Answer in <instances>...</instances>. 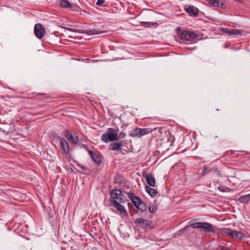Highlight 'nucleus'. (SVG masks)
<instances>
[{"label": "nucleus", "mask_w": 250, "mask_h": 250, "mask_svg": "<svg viewBox=\"0 0 250 250\" xmlns=\"http://www.w3.org/2000/svg\"><path fill=\"white\" fill-rule=\"evenodd\" d=\"M83 32L88 35L100 34L101 33H104V32L101 31L99 29H96L94 28L91 29L85 30Z\"/></svg>", "instance_id": "nucleus-20"}, {"label": "nucleus", "mask_w": 250, "mask_h": 250, "mask_svg": "<svg viewBox=\"0 0 250 250\" xmlns=\"http://www.w3.org/2000/svg\"><path fill=\"white\" fill-rule=\"evenodd\" d=\"M245 234L242 232L233 229H232L231 235L230 236V237L232 238H238L239 239H243L245 238Z\"/></svg>", "instance_id": "nucleus-19"}, {"label": "nucleus", "mask_w": 250, "mask_h": 250, "mask_svg": "<svg viewBox=\"0 0 250 250\" xmlns=\"http://www.w3.org/2000/svg\"><path fill=\"white\" fill-rule=\"evenodd\" d=\"M80 168H81V169H82L83 170H85V167L84 166H79Z\"/></svg>", "instance_id": "nucleus-37"}, {"label": "nucleus", "mask_w": 250, "mask_h": 250, "mask_svg": "<svg viewBox=\"0 0 250 250\" xmlns=\"http://www.w3.org/2000/svg\"><path fill=\"white\" fill-rule=\"evenodd\" d=\"M104 0H98L96 2V5L101 6L104 3Z\"/></svg>", "instance_id": "nucleus-32"}, {"label": "nucleus", "mask_w": 250, "mask_h": 250, "mask_svg": "<svg viewBox=\"0 0 250 250\" xmlns=\"http://www.w3.org/2000/svg\"><path fill=\"white\" fill-rule=\"evenodd\" d=\"M56 139H58L60 143V148L65 154H68L70 152V149L67 142L63 138L57 135L55 136Z\"/></svg>", "instance_id": "nucleus-6"}, {"label": "nucleus", "mask_w": 250, "mask_h": 250, "mask_svg": "<svg viewBox=\"0 0 250 250\" xmlns=\"http://www.w3.org/2000/svg\"><path fill=\"white\" fill-rule=\"evenodd\" d=\"M45 31L43 25L41 23H37L34 26V34L38 39H42L44 36Z\"/></svg>", "instance_id": "nucleus-7"}, {"label": "nucleus", "mask_w": 250, "mask_h": 250, "mask_svg": "<svg viewBox=\"0 0 250 250\" xmlns=\"http://www.w3.org/2000/svg\"><path fill=\"white\" fill-rule=\"evenodd\" d=\"M126 143L124 141H120L118 142H114L110 143L109 146V149L111 150H116L121 151L122 148Z\"/></svg>", "instance_id": "nucleus-9"}, {"label": "nucleus", "mask_w": 250, "mask_h": 250, "mask_svg": "<svg viewBox=\"0 0 250 250\" xmlns=\"http://www.w3.org/2000/svg\"><path fill=\"white\" fill-rule=\"evenodd\" d=\"M167 137V141L169 143H170V145L172 146L173 144L175 141V137L174 136L171 135L170 132H167V134H166Z\"/></svg>", "instance_id": "nucleus-25"}, {"label": "nucleus", "mask_w": 250, "mask_h": 250, "mask_svg": "<svg viewBox=\"0 0 250 250\" xmlns=\"http://www.w3.org/2000/svg\"><path fill=\"white\" fill-rule=\"evenodd\" d=\"M241 32L238 29H231L230 30V34L233 35H240Z\"/></svg>", "instance_id": "nucleus-30"}, {"label": "nucleus", "mask_w": 250, "mask_h": 250, "mask_svg": "<svg viewBox=\"0 0 250 250\" xmlns=\"http://www.w3.org/2000/svg\"><path fill=\"white\" fill-rule=\"evenodd\" d=\"M217 174L219 175V176H221V174H220V173L219 171H218L217 172Z\"/></svg>", "instance_id": "nucleus-38"}, {"label": "nucleus", "mask_w": 250, "mask_h": 250, "mask_svg": "<svg viewBox=\"0 0 250 250\" xmlns=\"http://www.w3.org/2000/svg\"><path fill=\"white\" fill-rule=\"evenodd\" d=\"M249 160H250V157H249Z\"/></svg>", "instance_id": "nucleus-41"}, {"label": "nucleus", "mask_w": 250, "mask_h": 250, "mask_svg": "<svg viewBox=\"0 0 250 250\" xmlns=\"http://www.w3.org/2000/svg\"><path fill=\"white\" fill-rule=\"evenodd\" d=\"M125 179L123 176L120 174H116L114 177V182L118 184L119 186H121L125 183Z\"/></svg>", "instance_id": "nucleus-18"}, {"label": "nucleus", "mask_w": 250, "mask_h": 250, "mask_svg": "<svg viewBox=\"0 0 250 250\" xmlns=\"http://www.w3.org/2000/svg\"><path fill=\"white\" fill-rule=\"evenodd\" d=\"M231 231L232 229L230 228H223L219 229V233L222 235H227L230 236L231 235Z\"/></svg>", "instance_id": "nucleus-22"}, {"label": "nucleus", "mask_w": 250, "mask_h": 250, "mask_svg": "<svg viewBox=\"0 0 250 250\" xmlns=\"http://www.w3.org/2000/svg\"><path fill=\"white\" fill-rule=\"evenodd\" d=\"M126 195L131 201L135 207L141 213L146 210L147 207L145 203L132 192H127Z\"/></svg>", "instance_id": "nucleus-1"}, {"label": "nucleus", "mask_w": 250, "mask_h": 250, "mask_svg": "<svg viewBox=\"0 0 250 250\" xmlns=\"http://www.w3.org/2000/svg\"><path fill=\"white\" fill-rule=\"evenodd\" d=\"M178 35L183 42L192 41L197 37V35L193 32L182 30L178 32Z\"/></svg>", "instance_id": "nucleus-4"}, {"label": "nucleus", "mask_w": 250, "mask_h": 250, "mask_svg": "<svg viewBox=\"0 0 250 250\" xmlns=\"http://www.w3.org/2000/svg\"><path fill=\"white\" fill-rule=\"evenodd\" d=\"M222 31L225 33L230 35V30H229L227 28H222Z\"/></svg>", "instance_id": "nucleus-33"}, {"label": "nucleus", "mask_w": 250, "mask_h": 250, "mask_svg": "<svg viewBox=\"0 0 250 250\" xmlns=\"http://www.w3.org/2000/svg\"><path fill=\"white\" fill-rule=\"evenodd\" d=\"M88 152L89 154L90 155L91 158H92V160L95 162L96 164L99 165L101 163V159L99 156V155L93 152L91 150H88Z\"/></svg>", "instance_id": "nucleus-16"}, {"label": "nucleus", "mask_w": 250, "mask_h": 250, "mask_svg": "<svg viewBox=\"0 0 250 250\" xmlns=\"http://www.w3.org/2000/svg\"><path fill=\"white\" fill-rule=\"evenodd\" d=\"M157 210V206L154 204L150 205L148 207V211L151 213H155Z\"/></svg>", "instance_id": "nucleus-26"}, {"label": "nucleus", "mask_w": 250, "mask_h": 250, "mask_svg": "<svg viewBox=\"0 0 250 250\" xmlns=\"http://www.w3.org/2000/svg\"><path fill=\"white\" fill-rule=\"evenodd\" d=\"M143 176L146 178V183L149 186L152 187L155 186L156 182L155 178L151 173L145 172L143 174Z\"/></svg>", "instance_id": "nucleus-13"}, {"label": "nucleus", "mask_w": 250, "mask_h": 250, "mask_svg": "<svg viewBox=\"0 0 250 250\" xmlns=\"http://www.w3.org/2000/svg\"><path fill=\"white\" fill-rule=\"evenodd\" d=\"M126 135V134L125 133H124V132H122L119 135H118V137H119V139L120 138V139H123L124 138V137H125Z\"/></svg>", "instance_id": "nucleus-34"}, {"label": "nucleus", "mask_w": 250, "mask_h": 250, "mask_svg": "<svg viewBox=\"0 0 250 250\" xmlns=\"http://www.w3.org/2000/svg\"><path fill=\"white\" fill-rule=\"evenodd\" d=\"M68 30H70V31H72V29L68 28Z\"/></svg>", "instance_id": "nucleus-39"}, {"label": "nucleus", "mask_w": 250, "mask_h": 250, "mask_svg": "<svg viewBox=\"0 0 250 250\" xmlns=\"http://www.w3.org/2000/svg\"><path fill=\"white\" fill-rule=\"evenodd\" d=\"M135 224L137 228H140L147 231L152 229V222L142 218H139L136 219Z\"/></svg>", "instance_id": "nucleus-3"}, {"label": "nucleus", "mask_w": 250, "mask_h": 250, "mask_svg": "<svg viewBox=\"0 0 250 250\" xmlns=\"http://www.w3.org/2000/svg\"><path fill=\"white\" fill-rule=\"evenodd\" d=\"M202 222H195L190 225V227L192 228L200 229V225Z\"/></svg>", "instance_id": "nucleus-29"}, {"label": "nucleus", "mask_w": 250, "mask_h": 250, "mask_svg": "<svg viewBox=\"0 0 250 250\" xmlns=\"http://www.w3.org/2000/svg\"><path fill=\"white\" fill-rule=\"evenodd\" d=\"M151 131L153 132L154 135L157 138L158 140L162 141L164 139L163 137V134L164 133L165 134H167V131H165L163 128L161 127H156L154 129H151Z\"/></svg>", "instance_id": "nucleus-10"}, {"label": "nucleus", "mask_w": 250, "mask_h": 250, "mask_svg": "<svg viewBox=\"0 0 250 250\" xmlns=\"http://www.w3.org/2000/svg\"><path fill=\"white\" fill-rule=\"evenodd\" d=\"M64 137L68 141L74 144H77L79 143V139L77 136H73L69 130H65L63 131Z\"/></svg>", "instance_id": "nucleus-11"}, {"label": "nucleus", "mask_w": 250, "mask_h": 250, "mask_svg": "<svg viewBox=\"0 0 250 250\" xmlns=\"http://www.w3.org/2000/svg\"><path fill=\"white\" fill-rule=\"evenodd\" d=\"M140 24L141 26L145 27H149L154 25H158V23L156 22H148V21H141Z\"/></svg>", "instance_id": "nucleus-24"}, {"label": "nucleus", "mask_w": 250, "mask_h": 250, "mask_svg": "<svg viewBox=\"0 0 250 250\" xmlns=\"http://www.w3.org/2000/svg\"><path fill=\"white\" fill-rule=\"evenodd\" d=\"M220 248L221 250H230L229 248L223 246H220Z\"/></svg>", "instance_id": "nucleus-35"}, {"label": "nucleus", "mask_w": 250, "mask_h": 250, "mask_svg": "<svg viewBox=\"0 0 250 250\" xmlns=\"http://www.w3.org/2000/svg\"><path fill=\"white\" fill-rule=\"evenodd\" d=\"M212 171V168H209L208 167H205L202 170L201 173V175L202 176H204L206 174H209Z\"/></svg>", "instance_id": "nucleus-27"}, {"label": "nucleus", "mask_w": 250, "mask_h": 250, "mask_svg": "<svg viewBox=\"0 0 250 250\" xmlns=\"http://www.w3.org/2000/svg\"><path fill=\"white\" fill-rule=\"evenodd\" d=\"M118 140V134L113 128H109L107 132L104 134L101 137V140L106 143L109 142H115Z\"/></svg>", "instance_id": "nucleus-2"}, {"label": "nucleus", "mask_w": 250, "mask_h": 250, "mask_svg": "<svg viewBox=\"0 0 250 250\" xmlns=\"http://www.w3.org/2000/svg\"><path fill=\"white\" fill-rule=\"evenodd\" d=\"M110 204H112L117 210L122 214L125 216H128V213L124 207L120 204L117 200H109Z\"/></svg>", "instance_id": "nucleus-8"}, {"label": "nucleus", "mask_w": 250, "mask_h": 250, "mask_svg": "<svg viewBox=\"0 0 250 250\" xmlns=\"http://www.w3.org/2000/svg\"><path fill=\"white\" fill-rule=\"evenodd\" d=\"M60 4L62 8H67L72 7L71 4L67 0H61L60 2Z\"/></svg>", "instance_id": "nucleus-23"}, {"label": "nucleus", "mask_w": 250, "mask_h": 250, "mask_svg": "<svg viewBox=\"0 0 250 250\" xmlns=\"http://www.w3.org/2000/svg\"><path fill=\"white\" fill-rule=\"evenodd\" d=\"M238 201L241 204H246L250 203V193L244 195L240 196Z\"/></svg>", "instance_id": "nucleus-17"}, {"label": "nucleus", "mask_w": 250, "mask_h": 250, "mask_svg": "<svg viewBox=\"0 0 250 250\" xmlns=\"http://www.w3.org/2000/svg\"><path fill=\"white\" fill-rule=\"evenodd\" d=\"M145 188L146 192L151 197H154L158 193V192L156 189L150 187L148 186H146L145 187Z\"/></svg>", "instance_id": "nucleus-21"}, {"label": "nucleus", "mask_w": 250, "mask_h": 250, "mask_svg": "<svg viewBox=\"0 0 250 250\" xmlns=\"http://www.w3.org/2000/svg\"><path fill=\"white\" fill-rule=\"evenodd\" d=\"M151 130L150 128H139L136 127L133 129L129 134L130 136L133 138H140L142 136L146 135L151 132Z\"/></svg>", "instance_id": "nucleus-5"}, {"label": "nucleus", "mask_w": 250, "mask_h": 250, "mask_svg": "<svg viewBox=\"0 0 250 250\" xmlns=\"http://www.w3.org/2000/svg\"><path fill=\"white\" fill-rule=\"evenodd\" d=\"M223 5V3H222V4H221V7H222Z\"/></svg>", "instance_id": "nucleus-40"}, {"label": "nucleus", "mask_w": 250, "mask_h": 250, "mask_svg": "<svg viewBox=\"0 0 250 250\" xmlns=\"http://www.w3.org/2000/svg\"><path fill=\"white\" fill-rule=\"evenodd\" d=\"M188 229H189V227L187 226H186L185 227H184L183 229H181V231H183V232H185V231H187Z\"/></svg>", "instance_id": "nucleus-36"}, {"label": "nucleus", "mask_w": 250, "mask_h": 250, "mask_svg": "<svg viewBox=\"0 0 250 250\" xmlns=\"http://www.w3.org/2000/svg\"><path fill=\"white\" fill-rule=\"evenodd\" d=\"M218 189L221 192H225L228 191L229 188L225 186H220L218 188Z\"/></svg>", "instance_id": "nucleus-31"}, {"label": "nucleus", "mask_w": 250, "mask_h": 250, "mask_svg": "<svg viewBox=\"0 0 250 250\" xmlns=\"http://www.w3.org/2000/svg\"><path fill=\"white\" fill-rule=\"evenodd\" d=\"M122 195V191L119 189H112L110 192V200H119L120 202L121 200H123V199L121 197Z\"/></svg>", "instance_id": "nucleus-14"}, {"label": "nucleus", "mask_w": 250, "mask_h": 250, "mask_svg": "<svg viewBox=\"0 0 250 250\" xmlns=\"http://www.w3.org/2000/svg\"><path fill=\"white\" fill-rule=\"evenodd\" d=\"M200 229H203L206 232H213L214 231L213 225L206 222L202 223Z\"/></svg>", "instance_id": "nucleus-15"}, {"label": "nucleus", "mask_w": 250, "mask_h": 250, "mask_svg": "<svg viewBox=\"0 0 250 250\" xmlns=\"http://www.w3.org/2000/svg\"><path fill=\"white\" fill-rule=\"evenodd\" d=\"M209 3L211 6H213V7L219 6V1L218 0H209Z\"/></svg>", "instance_id": "nucleus-28"}, {"label": "nucleus", "mask_w": 250, "mask_h": 250, "mask_svg": "<svg viewBox=\"0 0 250 250\" xmlns=\"http://www.w3.org/2000/svg\"><path fill=\"white\" fill-rule=\"evenodd\" d=\"M185 10L190 16L196 17L198 15L199 9L193 5H186Z\"/></svg>", "instance_id": "nucleus-12"}]
</instances>
